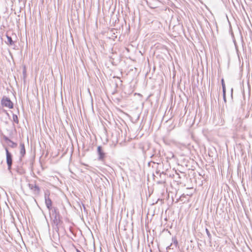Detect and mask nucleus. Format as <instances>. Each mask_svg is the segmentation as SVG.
I'll list each match as a JSON object with an SVG mask.
<instances>
[{"instance_id":"nucleus-1","label":"nucleus","mask_w":252,"mask_h":252,"mask_svg":"<svg viewBox=\"0 0 252 252\" xmlns=\"http://www.w3.org/2000/svg\"><path fill=\"white\" fill-rule=\"evenodd\" d=\"M1 104L3 106L6 107L9 109L13 107V104L12 101L7 97H3L1 100Z\"/></svg>"},{"instance_id":"nucleus-2","label":"nucleus","mask_w":252,"mask_h":252,"mask_svg":"<svg viewBox=\"0 0 252 252\" xmlns=\"http://www.w3.org/2000/svg\"><path fill=\"white\" fill-rule=\"evenodd\" d=\"M6 156V162L8 165V168L10 170L12 164V157L11 154L9 152L7 148L5 149Z\"/></svg>"},{"instance_id":"nucleus-3","label":"nucleus","mask_w":252,"mask_h":252,"mask_svg":"<svg viewBox=\"0 0 252 252\" xmlns=\"http://www.w3.org/2000/svg\"><path fill=\"white\" fill-rule=\"evenodd\" d=\"M97 152L98 155V160L103 161L105 157V154L103 152L101 146H99L97 147Z\"/></svg>"},{"instance_id":"nucleus-4","label":"nucleus","mask_w":252,"mask_h":252,"mask_svg":"<svg viewBox=\"0 0 252 252\" xmlns=\"http://www.w3.org/2000/svg\"><path fill=\"white\" fill-rule=\"evenodd\" d=\"M173 243H171L170 245L167 247V249H173L174 247L176 248L178 246V242L176 237H172V239Z\"/></svg>"},{"instance_id":"nucleus-5","label":"nucleus","mask_w":252,"mask_h":252,"mask_svg":"<svg viewBox=\"0 0 252 252\" xmlns=\"http://www.w3.org/2000/svg\"><path fill=\"white\" fill-rule=\"evenodd\" d=\"M20 154L21 155V157H23L26 154V150H25L24 144L20 143Z\"/></svg>"},{"instance_id":"nucleus-6","label":"nucleus","mask_w":252,"mask_h":252,"mask_svg":"<svg viewBox=\"0 0 252 252\" xmlns=\"http://www.w3.org/2000/svg\"><path fill=\"white\" fill-rule=\"evenodd\" d=\"M45 203H46V206L47 207V208L49 209H50L52 207V204L51 200L49 198H46Z\"/></svg>"},{"instance_id":"nucleus-7","label":"nucleus","mask_w":252,"mask_h":252,"mask_svg":"<svg viewBox=\"0 0 252 252\" xmlns=\"http://www.w3.org/2000/svg\"><path fill=\"white\" fill-rule=\"evenodd\" d=\"M222 87V92L226 93V89H225V86L224 84V79H222L221 80Z\"/></svg>"},{"instance_id":"nucleus-8","label":"nucleus","mask_w":252,"mask_h":252,"mask_svg":"<svg viewBox=\"0 0 252 252\" xmlns=\"http://www.w3.org/2000/svg\"><path fill=\"white\" fill-rule=\"evenodd\" d=\"M206 232L207 235L208 237H209L210 240H211V235L209 230L207 228L206 229Z\"/></svg>"},{"instance_id":"nucleus-9","label":"nucleus","mask_w":252,"mask_h":252,"mask_svg":"<svg viewBox=\"0 0 252 252\" xmlns=\"http://www.w3.org/2000/svg\"><path fill=\"white\" fill-rule=\"evenodd\" d=\"M223 98L224 102H226V93H223Z\"/></svg>"},{"instance_id":"nucleus-10","label":"nucleus","mask_w":252,"mask_h":252,"mask_svg":"<svg viewBox=\"0 0 252 252\" xmlns=\"http://www.w3.org/2000/svg\"><path fill=\"white\" fill-rule=\"evenodd\" d=\"M7 39H8V41L10 42V44H12V40L11 38L9 36H7Z\"/></svg>"},{"instance_id":"nucleus-11","label":"nucleus","mask_w":252,"mask_h":252,"mask_svg":"<svg viewBox=\"0 0 252 252\" xmlns=\"http://www.w3.org/2000/svg\"><path fill=\"white\" fill-rule=\"evenodd\" d=\"M83 209H84V211H86V208H85V205L84 204H83Z\"/></svg>"},{"instance_id":"nucleus-12","label":"nucleus","mask_w":252,"mask_h":252,"mask_svg":"<svg viewBox=\"0 0 252 252\" xmlns=\"http://www.w3.org/2000/svg\"><path fill=\"white\" fill-rule=\"evenodd\" d=\"M77 252H81V251H80L79 250H77Z\"/></svg>"}]
</instances>
